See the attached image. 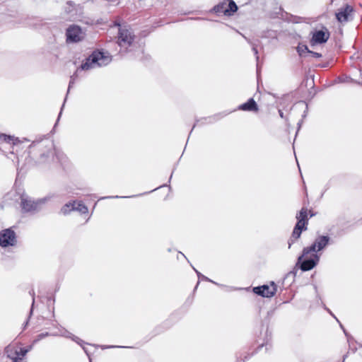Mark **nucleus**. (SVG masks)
I'll use <instances>...</instances> for the list:
<instances>
[{
    "label": "nucleus",
    "mask_w": 362,
    "mask_h": 362,
    "mask_svg": "<svg viewBox=\"0 0 362 362\" xmlns=\"http://www.w3.org/2000/svg\"><path fill=\"white\" fill-rule=\"evenodd\" d=\"M112 55L106 51H94L84 62L78 66L74 74L71 76L68 91L79 76L81 71H88L96 67L106 66L111 62Z\"/></svg>",
    "instance_id": "nucleus-1"
},
{
    "label": "nucleus",
    "mask_w": 362,
    "mask_h": 362,
    "mask_svg": "<svg viewBox=\"0 0 362 362\" xmlns=\"http://www.w3.org/2000/svg\"><path fill=\"white\" fill-rule=\"evenodd\" d=\"M296 218L298 220L291 238L288 241V248L300 237L303 230H307V225L308 223V209L302 208L299 214H297Z\"/></svg>",
    "instance_id": "nucleus-2"
},
{
    "label": "nucleus",
    "mask_w": 362,
    "mask_h": 362,
    "mask_svg": "<svg viewBox=\"0 0 362 362\" xmlns=\"http://www.w3.org/2000/svg\"><path fill=\"white\" fill-rule=\"evenodd\" d=\"M329 237L327 235H320L317 237L313 245L310 247H305L303 250V254L298 257V262L301 259L306 257L310 253L316 254L317 252L323 250L329 243Z\"/></svg>",
    "instance_id": "nucleus-3"
},
{
    "label": "nucleus",
    "mask_w": 362,
    "mask_h": 362,
    "mask_svg": "<svg viewBox=\"0 0 362 362\" xmlns=\"http://www.w3.org/2000/svg\"><path fill=\"white\" fill-rule=\"evenodd\" d=\"M315 50H310L308 47H296L297 52L301 57H311L314 58L325 57L328 59L331 54L325 47H315Z\"/></svg>",
    "instance_id": "nucleus-4"
},
{
    "label": "nucleus",
    "mask_w": 362,
    "mask_h": 362,
    "mask_svg": "<svg viewBox=\"0 0 362 362\" xmlns=\"http://www.w3.org/2000/svg\"><path fill=\"white\" fill-rule=\"evenodd\" d=\"M32 346H30L28 349L18 348L14 345H8L5 349V353L8 358H11L13 362H18L21 361L26 354L31 350Z\"/></svg>",
    "instance_id": "nucleus-5"
},
{
    "label": "nucleus",
    "mask_w": 362,
    "mask_h": 362,
    "mask_svg": "<svg viewBox=\"0 0 362 362\" xmlns=\"http://www.w3.org/2000/svg\"><path fill=\"white\" fill-rule=\"evenodd\" d=\"M238 9V6L233 0H223L214 6L216 13H223L226 16L233 15Z\"/></svg>",
    "instance_id": "nucleus-6"
},
{
    "label": "nucleus",
    "mask_w": 362,
    "mask_h": 362,
    "mask_svg": "<svg viewBox=\"0 0 362 362\" xmlns=\"http://www.w3.org/2000/svg\"><path fill=\"white\" fill-rule=\"evenodd\" d=\"M47 200L46 198L38 199L35 202L27 196L22 195L21 197V206L23 211L30 212L38 209L40 204L45 203Z\"/></svg>",
    "instance_id": "nucleus-7"
},
{
    "label": "nucleus",
    "mask_w": 362,
    "mask_h": 362,
    "mask_svg": "<svg viewBox=\"0 0 362 362\" xmlns=\"http://www.w3.org/2000/svg\"><path fill=\"white\" fill-rule=\"evenodd\" d=\"M84 37L81 28L77 25L70 26L66 30L67 42L76 43L80 42Z\"/></svg>",
    "instance_id": "nucleus-8"
},
{
    "label": "nucleus",
    "mask_w": 362,
    "mask_h": 362,
    "mask_svg": "<svg viewBox=\"0 0 362 362\" xmlns=\"http://www.w3.org/2000/svg\"><path fill=\"white\" fill-rule=\"evenodd\" d=\"M16 242V234L10 228L3 230L0 232V245L7 247L14 245Z\"/></svg>",
    "instance_id": "nucleus-9"
},
{
    "label": "nucleus",
    "mask_w": 362,
    "mask_h": 362,
    "mask_svg": "<svg viewBox=\"0 0 362 362\" xmlns=\"http://www.w3.org/2000/svg\"><path fill=\"white\" fill-rule=\"evenodd\" d=\"M255 293L262 297L270 298L274 296L276 292V287L274 282L270 286L263 285L262 286L255 287L253 288Z\"/></svg>",
    "instance_id": "nucleus-10"
},
{
    "label": "nucleus",
    "mask_w": 362,
    "mask_h": 362,
    "mask_svg": "<svg viewBox=\"0 0 362 362\" xmlns=\"http://www.w3.org/2000/svg\"><path fill=\"white\" fill-rule=\"evenodd\" d=\"M320 260V256L317 254L313 253L311 257L309 259H303L298 262H297V264H300V268L302 271H309L313 269Z\"/></svg>",
    "instance_id": "nucleus-11"
},
{
    "label": "nucleus",
    "mask_w": 362,
    "mask_h": 362,
    "mask_svg": "<svg viewBox=\"0 0 362 362\" xmlns=\"http://www.w3.org/2000/svg\"><path fill=\"white\" fill-rule=\"evenodd\" d=\"M134 37L135 35L131 28L126 27L119 28L118 33V40L119 42H123L130 45L134 42Z\"/></svg>",
    "instance_id": "nucleus-12"
},
{
    "label": "nucleus",
    "mask_w": 362,
    "mask_h": 362,
    "mask_svg": "<svg viewBox=\"0 0 362 362\" xmlns=\"http://www.w3.org/2000/svg\"><path fill=\"white\" fill-rule=\"evenodd\" d=\"M329 37V32L326 28H322L313 32L312 41L314 43L322 44L326 42Z\"/></svg>",
    "instance_id": "nucleus-13"
},
{
    "label": "nucleus",
    "mask_w": 362,
    "mask_h": 362,
    "mask_svg": "<svg viewBox=\"0 0 362 362\" xmlns=\"http://www.w3.org/2000/svg\"><path fill=\"white\" fill-rule=\"evenodd\" d=\"M352 11L353 8L351 6L346 5L345 7L339 9L336 13L337 19L341 23L346 22L348 21L349 16Z\"/></svg>",
    "instance_id": "nucleus-14"
},
{
    "label": "nucleus",
    "mask_w": 362,
    "mask_h": 362,
    "mask_svg": "<svg viewBox=\"0 0 362 362\" xmlns=\"http://www.w3.org/2000/svg\"><path fill=\"white\" fill-rule=\"evenodd\" d=\"M239 109L243 111H255L258 110V106L253 98L248 100L247 103H245L240 105Z\"/></svg>",
    "instance_id": "nucleus-15"
},
{
    "label": "nucleus",
    "mask_w": 362,
    "mask_h": 362,
    "mask_svg": "<svg viewBox=\"0 0 362 362\" xmlns=\"http://www.w3.org/2000/svg\"><path fill=\"white\" fill-rule=\"evenodd\" d=\"M72 209H74V211H78L81 214L88 212V208L81 202L76 203V205L72 207Z\"/></svg>",
    "instance_id": "nucleus-16"
},
{
    "label": "nucleus",
    "mask_w": 362,
    "mask_h": 362,
    "mask_svg": "<svg viewBox=\"0 0 362 362\" xmlns=\"http://www.w3.org/2000/svg\"><path fill=\"white\" fill-rule=\"evenodd\" d=\"M76 205V202H69L67 204H66L62 208V212L64 214H69V212H71V211H74V209H72V207H74V206Z\"/></svg>",
    "instance_id": "nucleus-17"
},
{
    "label": "nucleus",
    "mask_w": 362,
    "mask_h": 362,
    "mask_svg": "<svg viewBox=\"0 0 362 362\" xmlns=\"http://www.w3.org/2000/svg\"><path fill=\"white\" fill-rule=\"evenodd\" d=\"M62 335L65 337L71 338L73 341L81 345L82 340H81L78 337L74 336L70 332L66 331Z\"/></svg>",
    "instance_id": "nucleus-18"
},
{
    "label": "nucleus",
    "mask_w": 362,
    "mask_h": 362,
    "mask_svg": "<svg viewBox=\"0 0 362 362\" xmlns=\"http://www.w3.org/2000/svg\"><path fill=\"white\" fill-rule=\"evenodd\" d=\"M0 139H1L2 140H4V141L8 142V143H9L11 141H13L14 144H16L13 141H14L13 137L11 136H8V135H6V134H1L0 136Z\"/></svg>",
    "instance_id": "nucleus-19"
},
{
    "label": "nucleus",
    "mask_w": 362,
    "mask_h": 362,
    "mask_svg": "<svg viewBox=\"0 0 362 362\" xmlns=\"http://www.w3.org/2000/svg\"><path fill=\"white\" fill-rule=\"evenodd\" d=\"M48 335L49 334L47 332L42 333L37 337V339H35V341H39Z\"/></svg>",
    "instance_id": "nucleus-20"
},
{
    "label": "nucleus",
    "mask_w": 362,
    "mask_h": 362,
    "mask_svg": "<svg viewBox=\"0 0 362 362\" xmlns=\"http://www.w3.org/2000/svg\"><path fill=\"white\" fill-rule=\"evenodd\" d=\"M194 269V271L196 272V273L197 274V275H198V276H199V277L202 276L203 279H204V280H206V281H209L212 282V281H211V280L209 279L207 277L204 276V275H202V274H200V272H199L197 270H196L195 269ZM213 283H214V282L213 281Z\"/></svg>",
    "instance_id": "nucleus-21"
},
{
    "label": "nucleus",
    "mask_w": 362,
    "mask_h": 362,
    "mask_svg": "<svg viewBox=\"0 0 362 362\" xmlns=\"http://www.w3.org/2000/svg\"><path fill=\"white\" fill-rule=\"evenodd\" d=\"M252 49L254 54L256 55L257 61H258L259 57L257 56L258 50H257V47H252Z\"/></svg>",
    "instance_id": "nucleus-22"
},
{
    "label": "nucleus",
    "mask_w": 362,
    "mask_h": 362,
    "mask_svg": "<svg viewBox=\"0 0 362 362\" xmlns=\"http://www.w3.org/2000/svg\"><path fill=\"white\" fill-rule=\"evenodd\" d=\"M341 81H344V82H349V81H354V80H352V79H351V78H350L346 77L345 80H341Z\"/></svg>",
    "instance_id": "nucleus-23"
},
{
    "label": "nucleus",
    "mask_w": 362,
    "mask_h": 362,
    "mask_svg": "<svg viewBox=\"0 0 362 362\" xmlns=\"http://www.w3.org/2000/svg\"><path fill=\"white\" fill-rule=\"evenodd\" d=\"M137 47L139 48V49H138V50H136V52H139V53L142 52V50L140 49V48H141V47Z\"/></svg>",
    "instance_id": "nucleus-24"
},
{
    "label": "nucleus",
    "mask_w": 362,
    "mask_h": 362,
    "mask_svg": "<svg viewBox=\"0 0 362 362\" xmlns=\"http://www.w3.org/2000/svg\"><path fill=\"white\" fill-rule=\"evenodd\" d=\"M279 115L281 117H283V112L281 110H279Z\"/></svg>",
    "instance_id": "nucleus-25"
},
{
    "label": "nucleus",
    "mask_w": 362,
    "mask_h": 362,
    "mask_svg": "<svg viewBox=\"0 0 362 362\" xmlns=\"http://www.w3.org/2000/svg\"><path fill=\"white\" fill-rule=\"evenodd\" d=\"M35 300L34 298H33V305L34 304Z\"/></svg>",
    "instance_id": "nucleus-26"
},
{
    "label": "nucleus",
    "mask_w": 362,
    "mask_h": 362,
    "mask_svg": "<svg viewBox=\"0 0 362 362\" xmlns=\"http://www.w3.org/2000/svg\"><path fill=\"white\" fill-rule=\"evenodd\" d=\"M358 84L362 85V82L361 83H358Z\"/></svg>",
    "instance_id": "nucleus-27"
}]
</instances>
